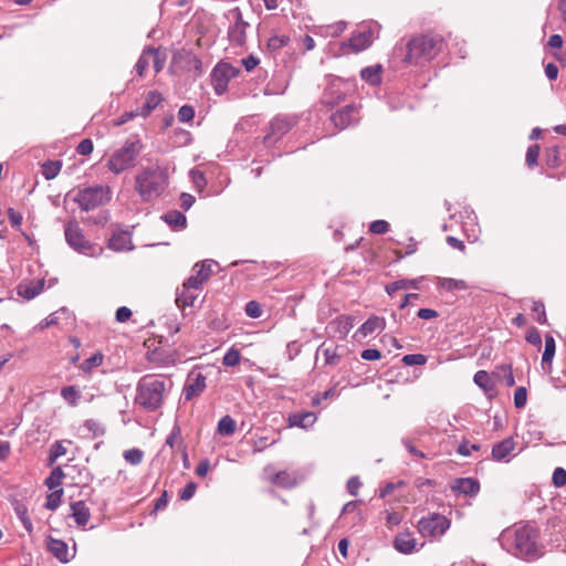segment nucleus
<instances>
[{
    "instance_id": "e433bc0d",
    "label": "nucleus",
    "mask_w": 566,
    "mask_h": 566,
    "mask_svg": "<svg viewBox=\"0 0 566 566\" xmlns=\"http://www.w3.org/2000/svg\"><path fill=\"white\" fill-rule=\"evenodd\" d=\"M556 352V343L552 335L546 334L545 335V349L542 356V365L545 366L548 364L552 365L553 358L555 356Z\"/></svg>"
},
{
    "instance_id": "2f4dec72",
    "label": "nucleus",
    "mask_w": 566,
    "mask_h": 566,
    "mask_svg": "<svg viewBox=\"0 0 566 566\" xmlns=\"http://www.w3.org/2000/svg\"><path fill=\"white\" fill-rule=\"evenodd\" d=\"M290 42V36L286 34H274L266 42V50L275 57L276 54L285 48Z\"/></svg>"
},
{
    "instance_id": "a878e982",
    "label": "nucleus",
    "mask_w": 566,
    "mask_h": 566,
    "mask_svg": "<svg viewBox=\"0 0 566 566\" xmlns=\"http://www.w3.org/2000/svg\"><path fill=\"white\" fill-rule=\"evenodd\" d=\"M385 318L379 316H370L356 332V335L366 337L375 332H381L385 329Z\"/></svg>"
},
{
    "instance_id": "f8f14e48",
    "label": "nucleus",
    "mask_w": 566,
    "mask_h": 566,
    "mask_svg": "<svg viewBox=\"0 0 566 566\" xmlns=\"http://www.w3.org/2000/svg\"><path fill=\"white\" fill-rule=\"evenodd\" d=\"M239 70L229 63H218L211 72V82L216 94L221 95L228 88L230 80L234 78Z\"/></svg>"
},
{
    "instance_id": "20e7f679",
    "label": "nucleus",
    "mask_w": 566,
    "mask_h": 566,
    "mask_svg": "<svg viewBox=\"0 0 566 566\" xmlns=\"http://www.w3.org/2000/svg\"><path fill=\"white\" fill-rule=\"evenodd\" d=\"M168 186V176L158 165L143 168L135 177V190L144 202L158 198Z\"/></svg>"
},
{
    "instance_id": "6e6552de",
    "label": "nucleus",
    "mask_w": 566,
    "mask_h": 566,
    "mask_svg": "<svg viewBox=\"0 0 566 566\" xmlns=\"http://www.w3.org/2000/svg\"><path fill=\"white\" fill-rule=\"evenodd\" d=\"M380 28V24L376 21L364 22L357 27L344 45L350 46L354 52H360L378 38Z\"/></svg>"
},
{
    "instance_id": "b1692460",
    "label": "nucleus",
    "mask_w": 566,
    "mask_h": 566,
    "mask_svg": "<svg viewBox=\"0 0 566 566\" xmlns=\"http://www.w3.org/2000/svg\"><path fill=\"white\" fill-rule=\"evenodd\" d=\"M316 419V415L312 411L294 412L289 416V426L307 429L315 423Z\"/></svg>"
},
{
    "instance_id": "ea45409f",
    "label": "nucleus",
    "mask_w": 566,
    "mask_h": 566,
    "mask_svg": "<svg viewBox=\"0 0 566 566\" xmlns=\"http://www.w3.org/2000/svg\"><path fill=\"white\" fill-rule=\"evenodd\" d=\"M64 478V472L60 467L54 468L50 475L45 479L44 484L49 490H59L57 488L62 484V479Z\"/></svg>"
},
{
    "instance_id": "09e8293b",
    "label": "nucleus",
    "mask_w": 566,
    "mask_h": 566,
    "mask_svg": "<svg viewBox=\"0 0 566 566\" xmlns=\"http://www.w3.org/2000/svg\"><path fill=\"white\" fill-rule=\"evenodd\" d=\"M401 361L406 366H420L427 363V356L423 354H408L402 357Z\"/></svg>"
},
{
    "instance_id": "72a5a7b5",
    "label": "nucleus",
    "mask_w": 566,
    "mask_h": 566,
    "mask_svg": "<svg viewBox=\"0 0 566 566\" xmlns=\"http://www.w3.org/2000/svg\"><path fill=\"white\" fill-rule=\"evenodd\" d=\"M273 484H276L284 489H291L296 485V479L293 474L287 471H280L270 478Z\"/></svg>"
},
{
    "instance_id": "49530a36",
    "label": "nucleus",
    "mask_w": 566,
    "mask_h": 566,
    "mask_svg": "<svg viewBox=\"0 0 566 566\" xmlns=\"http://www.w3.org/2000/svg\"><path fill=\"white\" fill-rule=\"evenodd\" d=\"M104 360V356L103 354L101 353H95L94 355H92L90 358L85 359L82 364V369L85 371V373H88L91 371L93 368L102 365Z\"/></svg>"
},
{
    "instance_id": "13d9d810",
    "label": "nucleus",
    "mask_w": 566,
    "mask_h": 566,
    "mask_svg": "<svg viewBox=\"0 0 566 566\" xmlns=\"http://www.w3.org/2000/svg\"><path fill=\"white\" fill-rule=\"evenodd\" d=\"M389 223L385 220H375L369 226V231L374 234H385L389 231Z\"/></svg>"
},
{
    "instance_id": "4d7b16f0",
    "label": "nucleus",
    "mask_w": 566,
    "mask_h": 566,
    "mask_svg": "<svg viewBox=\"0 0 566 566\" xmlns=\"http://www.w3.org/2000/svg\"><path fill=\"white\" fill-rule=\"evenodd\" d=\"M481 446L478 444V443H472L470 444V442L468 440H463L458 449H457V452L462 455V457H469L471 455V452L474 450V451H478L480 450Z\"/></svg>"
},
{
    "instance_id": "a211bd4d",
    "label": "nucleus",
    "mask_w": 566,
    "mask_h": 566,
    "mask_svg": "<svg viewBox=\"0 0 566 566\" xmlns=\"http://www.w3.org/2000/svg\"><path fill=\"white\" fill-rule=\"evenodd\" d=\"M174 62L181 64L187 72H193L195 75L202 74L201 60L190 51L181 50L174 55Z\"/></svg>"
},
{
    "instance_id": "a18cd8bd",
    "label": "nucleus",
    "mask_w": 566,
    "mask_h": 566,
    "mask_svg": "<svg viewBox=\"0 0 566 566\" xmlns=\"http://www.w3.org/2000/svg\"><path fill=\"white\" fill-rule=\"evenodd\" d=\"M144 452L140 449H129L124 452V459L127 463L137 465L143 461Z\"/></svg>"
},
{
    "instance_id": "393cba45",
    "label": "nucleus",
    "mask_w": 566,
    "mask_h": 566,
    "mask_svg": "<svg viewBox=\"0 0 566 566\" xmlns=\"http://www.w3.org/2000/svg\"><path fill=\"white\" fill-rule=\"evenodd\" d=\"M44 289V280L38 282L20 283L18 285V295L30 301L42 293Z\"/></svg>"
},
{
    "instance_id": "603ef678",
    "label": "nucleus",
    "mask_w": 566,
    "mask_h": 566,
    "mask_svg": "<svg viewBox=\"0 0 566 566\" xmlns=\"http://www.w3.org/2000/svg\"><path fill=\"white\" fill-rule=\"evenodd\" d=\"M83 427L92 433L93 438H97L104 434L105 430L104 428L95 420L87 419L84 421Z\"/></svg>"
},
{
    "instance_id": "f3484780",
    "label": "nucleus",
    "mask_w": 566,
    "mask_h": 566,
    "mask_svg": "<svg viewBox=\"0 0 566 566\" xmlns=\"http://www.w3.org/2000/svg\"><path fill=\"white\" fill-rule=\"evenodd\" d=\"M392 545L401 554L418 552L423 546V544H418L413 534L409 531L398 533L394 538Z\"/></svg>"
},
{
    "instance_id": "0e129e2a",
    "label": "nucleus",
    "mask_w": 566,
    "mask_h": 566,
    "mask_svg": "<svg viewBox=\"0 0 566 566\" xmlns=\"http://www.w3.org/2000/svg\"><path fill=\"white\" fill-rule=\"evenodd\" d=\"M532 311L537 314V322L542 325L547 323L545 306L542 302H534Z\"/></svg>"
},
{
    "instance_id": "864d4df0",
    "label": "nucleus",
    "mask_w": 566,
    "mask_h": 566,
    "mask_svg": "<svg viewBox=\"0 0 566 566\" xmlns=\"http://www.w3.org/2000/svg\"><path fill=\"white\" fill-rule=\"evenodd\" d=\"M525 339L527 343H530L531 345L533 346H536L538 348H541L542 346V336H541V333L539 331L532 326L527 329L526 332V336H525Z\"/></svg>"
},
{
    "instance_id": "c756f323",
    "label": "nucleus",
    "mask_w": 566,
    "mask_h": 566,
    "mask_svg": "<svg viewBox=\"0 0 566 566\" xmlns=\"http://www.w3.org/2000/svg\"><path fill=\"white\" fill-rule=\"evenodd\" d=\"M161 219L172 229V230H181L186 227V216L178 211L171 210L165 213Z\"/></svg>"
},
{
    "instance_id": "473e14b6",
    "label": "nucleus",
    "mask_w": 566,
    "mask_h": 566,
    "mask_svg": "<svg viewBox=\"0 0 566 566\" xmlns=\"http://www.w3.org/2000/svg\"><path fill=\"white\" fill-rule=\"evenodd\" d=\"M319 353H322V355L324 356L325 365L336 366L340 361L342 354L338 353V347L337 346H335V347H326L325 343H323L317 348V354H319Z\"/></svg>"
},
{
    "instance_id": "9b49d317",
    "label": "nucleus",
    "mask_w": 566,
    "mask_h": 566,
    "mask_svg": "<svg viewBox=\"0 0 566 566\" xmlns=\"http://www.w3.org/2000/svg\"><path fill=\"white\" fill-rule=\"evenodd\" d=\"M297 123L293 115H276L269 124V132L264 136V143L271 145L287 134Z\"/></svg>"
},
{
    "instance_id": "3c124183",
    "label": "nucleus",
    "mask_w": 566,
    "mask_h": 566,
    "mask_svg": "<svg viewBox=\"0 0 566 566\" xmlns=\"http://www.w3.org/2000/svg\"><path fill=\"white\" fill-rule=\"evenodd\" d=\"M527 402V390L521 386L515 389L514 392V406L516 409H523Z\"/></svg>"
},
{
    "instance_id": "4be33fe9",
    "label": "nucleus",
    "mask_w": 566,
    "mask_h": 566,
    "mask_svg": "<svg viewBox=\"0 0 566 566\" xmlns=\"http://www.w3.org/2000/svg\"><path fill=\"white\" fill-rule=\"evenodd\" d=\"M515 448V442L512 437L503 439L492 447V459L497 462H509L510 454Z\"/></svg>"
},
{
    "instance_id": "7ed1b4c3",
    "label": "nucleus",
    "mask_w": 566,
    "mask_h": 566,
    "mask_svg": "<svg viewBox=\"0 0 566 566\" xmlns=\"http://www.w3.org/2000/svg\"><path fill=\"white\" fill-rule=\"evenodd\" d=\"M172 384L155 375L143 376L136 386L135 403L147 412L160 409Z\"/></svg>"
},
{
    "instance_id": "6ab92c4d",
    "label": "nucleus",
    "mask_w": 566,
    "mask_h": 566,
    "mask_svg": "<svg viewBox=\"0 0 566 566\" xmlns=\"http://www.w3.org/2000/svg\"><path fill=\"white\" fill-rule=\"evenodd\" d=\"M48 551L61 563H69L75 556V553L70 554L69 545L62 541L53 538L52 536L46 537Z\"/></svg>"
},
{
    "instance_id": "8fccbe9b",
    "label": "nucleus",
    "mask_w": 566,
    "mask_h": 566,
    "mask_svg": "<svg viewBox=\"0 0 566 566\" xmlns=\"http://www.w3.org/2000/svg\"><path fill=\"white\" fill-rule=\"evenodd\" d=\"M66 453V448L60 441H55L50 448L49 462L53 464L60 457Z\"/></svg>"
},
{
    "instance_id": "79ce46f5",
    "label": "nucleus",
    "mask_w": 566,
    "mask_h": 566,
    "mask_svg": "<svg viewBox=\"0 0 566 566\" xmlns=\"http://www.w3.org/2000/svg\"><path fill=\"white\" fill-rule=\"evenodd\" d=\"M43 176L46 180H51L57 176L61 170L62 164L61 161H46L43 164Z\"/></svg>"
},
{
    "instance_id": "052dcab7",
    "label": "nucleus",
    "mask_w": 566,
    "mask_h": 566,
    "mask_svg": "<svg viewBox=\"0 0 566 566\" xmlns=\"http://www.w3.org/2000/svg\"><path fill=\"white\" fill-rule=\"evenodd\" d=\"M245 314L251 318H259L262 315L261 305L256 301H250L245 305Z\"/></svg>"
},
{
    "instance_id": "58836bf2",
    "label": "nucleus",
    "mask_w": 566,
    "mask_h": 566,
    "mask_svg": "<svg viewBox=\"0 0 566 566\" xmlns=\"http://www.w3.org/2000/svg\"><path fill=\"white\" fill-rule=\"evenodd\" d=\"M146 54H148V56L153 57L154 70H155L156 73H159L164 69V66H165L166 54L161 53L159 51V49H155V48H151V46L146 49Z\"/></svg>"
},
{
    "instance_id": "ddd939ff",
    "label": "nucleus",
    "mask_w": 566,
    "mask_h": 566,
    "mask_svg": "<svg viewBox=\"0 0 566 566\" xmlns=\"http://www.w3.org/2000/svg\"><path fill=\"white\" fill-rule=\"evenodd\" d=\"M217 265V262L213 260H203L201 262H197L191 270V275L187 279L188 286L195 289H203L205 283L212 275V266Z\"/></svg>"
},
{
    "instance_id": "bf43d9fd",
    "label": "nucleus",
    "mask_w": 566,
    "mask_h": 566,
    "mask_svg": "<svg viewBox=\"0 0 566 566\" xmlns=\"http://www.w3.org/2000/svg\"><path fill=\"white\" fill-rule=\"evenodd\" d=\"M538 156H539V146L531 145L527 148L526 158H525L527 166L528 167L535 166L537 164Z\"/></svg>"
},
{
    "instance_id": "f257e3e1",
    "label": "nucleus",
    "mask_w": 566,
    "mask_h": 566,
    "mask_svg": "<svg viewBox=\"0 0 566 566\" xmlns=\"http://www.w3.org/2000/svg\"><path fill=\"white\" fill-rule=\"evenodd\" d=\"M501 546L510 554L526 562L544 555L545 547L539 541V531L531 524H515L500 536Z\"/></svg>"
},
{
    "instance_id": "5fc2aeb1",
    "label": "nucleus",
    "mask_w": 566,
    "mask_h": 566,
    "mask_svg": "<svg viewBox=\"0 0 566 566\" xmlns=\"http://www.w3.org/2000/svg\"><path fill=\"white\" fill-rule=\"evenodd\" d=\"M557 147H549L546 149L545 157L546 164L549 168H556L559 166V156Z\"/></svg>"
},
{
    "instance_id": "a19ab883",
    "label": "nucleus",
    "mask_w": 566,
    "mask_h": 566,
    "mask_svg": "<svg viewBox=\"0 0 566 566\" xmlns=\"http://www.w3.org/2000/svg\"><path fill=\"white\" fill-rule=\"evenodd\" d=\"M473 380H474V384L476 386H479L480 388H482L485 392L493 390V388H494L493 381H492L489 373L485 370L476 371L473 377Z\"/></svg>"
},
{
    "instance_id": "1a4fd4ad",
    "label": "nucleus",
    "mask_w": 566,
    "mask_h": 566,
    "mask_svg": "<svg viewBox=\"0 0 566 566\" xmlns=\"http://www.w3.org/2000/svg\"><path fill=\"white\" fill-rule=\"evenodd\" d=\"M450 520L439 513H429L417 523V530L422 537H440L450 527Z\"/></svg>"
},
{
    "instance_id": "4468645a",
    "label": "nucleus",
    "mask_w": 566,
    "mask_h": 566,
    "mask_svg": "<svg viewBox=\"0 0 566 566\" xmlns=\"http://www.w3.org/2000/svg\"><path fill=\"white\" fill-rule=\"evenodd\" d=\"M331 120L338 129H345L358 122V107L354 104L346 105L331 115Z\"/></svg>"
},
{
    "instance_id": "338daca9",
    "label": "nucleus",
    "mask_w": 566,
    "mask_h": 566,
    "mask_svg": "<svg viewBox=\"0 0 566 566\" xmlns=\"http://www.w3.org/2000/svg\"><path fill=\"white\" fill-rule=\"evenodd\" d=\"M197 490V484L195 482H189L185 485V488L179 493V499L182 501L190 500Z\"/></svg>"
},
{
    "instance_id": "cd10ccee",
    "label": "nucleus",
    "mask_w": 566,
    "mask_h": 566,
    "mask_svg": "<svg viewBox=\"0 0 566 566\" xmlns=\"http://www.w3.org/2000/svg\"><path fill=\"white\" fill-rule=\"evenodd\" d=\"M72 516L78 526H85L91 517L88 507L83 501H77L71 504Z\"/></svg>"
},
{
    "instance_id": "0eeeda50",
    "label": "nucleus",
    "mask_w": 566,
    "mask_h": 566,
    "mask_svg": "<svg viewBox=\"0 0 566 566\" xmlns=\"http://www.w3.org/2000/svg\"><path fill=\"white\" fill-rule=\"evenodd\" d=\"M64 235L67 244L81 254L96 256L102 251L101 248L85 239L83 230L75 221H69L65 224Z\"/></svg>"
},
{
    "instance_id": "2eb2a0df",
    "label": "nucleus",
    "mask_w": 566,
    "mask_h": 566,
    "mask_svg": "<svg viewBox=\"0 0 566 566\" xmlns=\"http://www.w3.org/2000/svg\"><path fill=\"white\" fill-rule=\"evenodd\" d=\"M206 388V377L201 373H189L184 389L182 396L186 401H190L195 397L200 396Z\"/></svg>"
},
{
    "instance_id": "774afa93",
    "label": "nucleus",
    "mask_w": 566,
    "mask_h": 566,
    "mask_svg": "<svg viewBox=\"0 0 566 566\" xmlns=\"http://www.w3.org/2000/svg\"><path fill=\"white\" fill-rule=\"evenodd\" d=\"M161 94L156 91H151L147 94L145 103L148 104L150 108L155 109L161 103Z\"/></svg>"
},
{
    "instance_id": "c03bdc74",
    "label": "nucleus",
    "mask_w": 566,
    "mask_h": 566,
    "mask_svg": "<svg viewBox=\"0 0 566 566\" xmlns=\"http://www.w3.org/2000/svg\"><path fill=\"white\" fill-rule=\"evenodd\" d=\"M355 514V516L357 517V521L359 524H363L364 523V516H363V513L361 511L358 509V503L356 501H350V502H347L344 506H343V510H342V515H353Z\"/></svg>"
},
{
    "instance_id": "e2e57ef3",
    "label": "nucleus",
    "mask_w": 566,
    "mask_h": 566,
    "mask_svg": "<svg viewBox=\"0 0 566 566\" xmlns=\"http://www.w3.org/2000/svg\"><path fill=\"white\" fill-rule=\"evenodd\" d=\"M148 65H149V56H148V54H146V49H145L136 62V65H135L136 73L139 76H143L144 72L146 71Z\"/></svg>"
},
{
    "instance_id": "f704fd0d",
    "label": "nucleus",
    "mask_w": 566,
    "mask_h": 566,
    "mask_svg": "<svg viewBox=\"0 0 566 566\" xmlns=\"http://www.w3.org/2000/svg\"><path fill=\"white\" fill-rule=\"evenodd\" d=\"M235 429H237V422L229 415L223 416L219 420L218 426H217V431L222 437H230V436H232L235 432Z\"/></svg>"
},
{
    "instance_id": "aec40b11",
    "label": "nucleus",
    "mask_w": 566,
    "mask_h": 566,
    "mask_svg": "<svg viewBox=\"0 0 566 566\" xmlns=\"http://www.w3.org/2000/svg\"><path fill=\"white\" fill-rule=\"evenodd\" d=\"M451 490L455 494L475 496L480 492V483L473 478H459L452 481Z\"/></svg>"
},
{
    "instance_id": "dca6fc26",
    "label": "nucleus",
    "mask_w": 566,
    "mask_h": 566,
    "mask_svg": "<svg viewBox=\"0 0 566 566\" xmlns=\"http://www.w3.org/2000/svg\"><path fill=\"white\" fill-rule=\"evenodd\" d=\"M347 83L342 78H335L329 83V85L325 88L323 94V103L328 106H334L342 101H344L346 91L344 86Z\"/></svg>"
},
{
    "instance_id": "412c9836",
    "label": "nucleus",
    "mask_w": 566,
    "mask_h": 566,
    "mask_svg": "<svg viewBox=\"0 0 566 566\" xmlns=\"http://www.w3.org/2000/svg\"><path fill=\"white\" fill-rule=\"evenodd\" d=\"M201 289H195L188 286V280H186L181 287L176 291V304L178 307L193 306L196 300L201 292Z\"/></svg>"
},
{
    "instance_id": "4c0bfd02",
    "label": "nucleus",
    "mask_w": 566,
    "mask_h": 566,
    "mask_svg": "<svg viewBox=\"0 0 566 566\" xmlns=\"http://www.w3.org/2000/svg\"><path fill=\"white\" fill-rule=\"evenodd\" d=\"M61 396L71 407L77 406L81 399V392L75 386L63 387Z\"/></svg>"
},
{
    "instance_id": "5701e85b",
    "label": "nucleus",
    "mask_w": 566,
    "mask_h": 566,
    "mask_svg": "<svg viewBox=\"0 0 566 566\" xmlns=\"http://www.w3.org/2000/svg\"><path fill=\"white\" fill-rule=\"evenodd\" d=\"M355 318L349 315L337 316L328 324V328L339 338H345L354 327Z\"/></svg>"
},
{
    "instance_id": "bb28decb",
    "label": "nucleus",
    "mask_w": 566,
    "mask_h": 566,
    "mask_svg": "<svg viewBox=\"0 0 566 566\" xmlns=\"http://www.w3.org/2000/svg\"><path fill=\"white\" fill-rule=\"evenodd\" d=\"M132 244L130 235L126 231L113 233L108 241V248L114 251L129 250Z\"/></svg>"
},
{
    "instance_id": "9d476101",
    "label": "nucleus",
    "mask_w": 566,
    "mask_h": 566,
    "mask_svg": "<svg viewBox=\"0 0 566 566\" xmlns=\"http://www.w3.org/2000/svg\"><path fill=\"white\" fill-rule=\"evenodd\" d=\"M226 17L232 21V24L228 29L229 41L233 45L242 46L247 40L249 23L243 20L242 12L238 7L229 10Z\"/></svg>"
},
{
    "instance_id": "69168bd1",
    "label": "nucleus",
    "mask_w": 566,
    "mask_h": 566,
    "mask_svg": "<svg viewBox=\"0 0 566 566\" xmlns=\"http://www.w3.org/2000/svg\"><path fill=\"white\" fill-rule=\"evenodd\" d=\"M93 149H94L93 142L90 138H85V139L81 140L76 147V151L83 156L91 155Z\"/></svg>"
},
{
    "instance_id": "c9c22d12",
    "label": "nucleus",
    "mask_w": 566,
    "mask_h": 566,
    "mask_svg": "<svg viewBox=\"0 0 566 566\" xmlns=\"http://www.w3.org/2000/svg\"><path fill=\"white\" fill-rule=\"evenodd\" d=\"M438 287L446 291H464L468 289V284L463 280L452 277H440L438 281Z\"/></svg>"
},
{
    "instance_id": "680f3d73",
    "label": "nucleus",
    "mask_w": 566,
    "mask_h": 566,
    "mask_svg": "<svg viewBox=\"0 0 566 566\" xmlns=\"http://www.w3.org/2000/svg\"><path fill=\"white\" fill-rule=\"evenodd\" d=\"M553 484L556 488H562L566 484V470L563 468H556L552 476Z\"/></svg>"
},
{
    "instance_id": "c85d7f7f",
    "label": "nucleus",
    "mask_w": 566,
    "mask_h": 566,
    "mask_svg": "<svg viewBox=\"0 0 566 566\" xmlns=\"http://www.w3.org/2000/svg\"><path fill=\"white\" fill-rule=\"evenodd\" d=\"M402 289H413L419 290L420 289V279H412V280H397L395 282H391L386 285L385 290L388 295L395 294L397 291Z\"/></svg>"
},
{
    "instance_id": "39448f33",
    "label": "nucleus",
    "mask_w": 566,
    "mask_h": 566,
    "mask_svg": "<svg viewBox=\"0 0 566 566\" xmlns=\"http://www.w3.org/2000/svg\"><path fill=\"white\" fill-rule=\"evenodd\" d=\"M140 151L142 144L138 139L127 140L111 155L106 166L113 174L119 175L135 165Z\"/></svg>"
},
{
    "instance_id": "f03ea898",
    "label": "nucleus",
    "mask_w": 566,
    "mask_h": 566,
    "mask_svg": "<svg viewBox=\"0 0 566 566\" xmlns=\"http://www.w3.org/2000/svg\"><path fill=\"white\" fill-rule=\"evenodd\" d=\"M443 38L439 34H420L410 39L406 46H396L395 54L403 53L402 62L409 65H423L433 60L443 49Z\"/></svg>"
},
{
    "instance_id": "7c9ffc66",
    "label": "nucleus",
    "mask_w": 566,
    "mask_h": 566,
    "mask_svg": "<svg viewBox=\"0 0 566 566\" xmlns=\"http://www.w3.org/2000/svg\"><path fill=\"white\" fill-rule=\"evenodd\" d=\"M381 66L380 65H371L364 67L360 71V77L368 84L373 86H377L381 82Z\"/></svg>"
},
{
    "instance_id": "423d86ee",
    "label": "nucleus",
    "mask_w": 566,
    "mask_h": 566,
    "mask_svg": "<svg viewBox=\"0 0 566 566\" xmlns=\"http://www.w3.org/2000/svg\"><path fill=\"white\" fill-rule=\"evenodd\" d=\"M111 200L108 186L95 185L80 189L74 201L83 211H91Z\"/></svg>"
},
{
    "instance_id": "37998d69",
    "label": "nucleus",
    "mask_w": 566,
    "mask_h": 566,
    "mask_svg": "<svg viewBox=\"0 0 566 566\" xmlns=\"http://www.w3.org/2000/svg\"><path fill=\"white\" fill-rule=\"evenodd\" d=\"M62 495H63L62 489L55 490V491L51 492L50 494H48L46 502L44 504L45 509H48L50 511H55L61 504Z\"/></svg>"
},
{
    "instance_id": "de8ad7c7",
    "label": "nucleus",
    "mask_w": 566,
    "mask_h": 566,
    "mask_svg": "<svg viewBox=\"0 0 566 566\" xmlns=\"http://www.w3.org/2000/svg\"><path fill=\"white\" fill-rule=\"evenodd\" d=\"M240 352L232 347L224 354L222 364L228 367H234L240 363Z\"/></svg>"
},
{
    "instance_id": "6e6d98bb",
    "label": "nucleus",
    "mask_w": 566,
    "mask_h": 566,
    "mask_svg": "<svg viewBox=\"0 0 566 566\" xmlns=\"http://www.w3.org/2000/svg\"><path fill=\"white\" fill-rule=\"evenodd\" d=\"M178 120L181 123H188L195 117V108L190 105H182L177 114Z\"/></svg>"
}]
</instances>
